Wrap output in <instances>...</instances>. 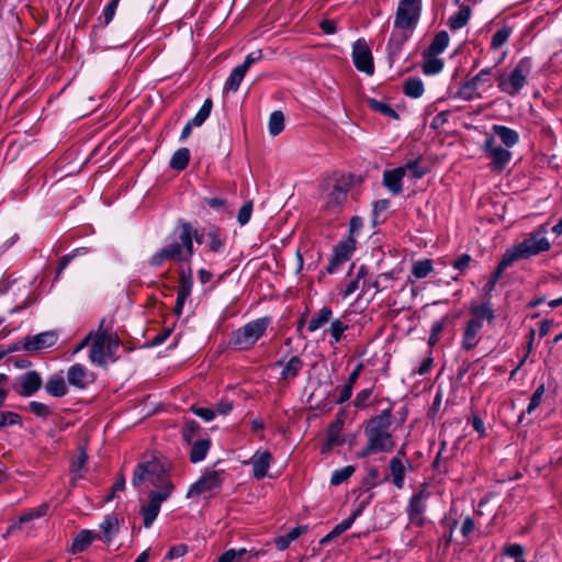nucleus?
I'll return each mask as SVG.
<instances>
[{"instance_id":"a878e982","label":"nucleus","mask_w":562,"mask_h":562,"mask_svg":"<svg viewBox=\"0 0 562 562\" xmlns=\"http://www.w3.org/2000/svg\"><path fill=\"white\" fill-rule=\"evenodd\" d=\"M99 538V532L83 529L74 538L70 551L72 553L83 552L94 540Z\"/></svg>"},{"instance_id":"9b49d317","label":"nucleus","mask_w":562,"mask_h":562,"mask_svg":"<svg viewBox=\"0 0 562 562\" xmlns=\"http://www.w3.org/2000/svg\"><path fill=\"white\" fill-rule=\"evenodd\" d=\"M348 191V186L340 182L325 184L322 192L324 207L331 213H338L347 202Z\"/></svg>"},{"instance_id":"603ef678","label":"nucleus","mask_w":562,"mask_h":562,"mask_svg":"<svg viewBox=\"0 0 562 562\" xmlns=\"http://www.w3.org/2000/svg\"><path fill=\"white\" fill-rule=\"evenodd\" d=\"M212 100L206 99L204 103L202 104L201 109L198 111V113L194 115V117L190 121L195 127L201 126L206 119L210 116L212 111Z\"/></svg>"},{"instance_id":"aec40b11","label":"nucleus","mask_w":562,"mask_h":562,"mask_svg":"<svg viewBox=\"0 0 562 562\" xmlns=\"http://www.w3.org/2000/svg\"><path fill=\"white\" fill-rule=\"evenodd\" d=\"M42 386V378L36 371H27L18 378V393L22 396H31Z\"/></svg>"},{"instance_id":"8fccbe9b","label":"nucleus","mask_w":562,"mask_h":562,"mask_svg":"<svg viewBox=\"0 0 562 562\" xmlns=\"http://www.w3.org/2000/svg\"><path fill=\"white\" fill-rule=\"evenodd\" d=\"M348 328L349 326L339 318L334 319L328 328V333L333 339L331 344L339 342Z\"/></svg>"},{"instance_id":"bf43d9fd","label":"nucleus","mask_w":562,"mask_h":562,"mask_svg":"<svg viewBox=\"0 0 562 562\" xmlns=\"http://www.w3.org/2000/svg\"><path fill=\"white\" fill-rule=\"evenodd\" d=\"M21 418L13 412L0 411V428L19 424Z\"/></svg>"},{"instance_id":"338daca9","label":"nucleus","mask_w":562,"mask_h":562,"mask_svg":"<svg viewBox=\"0 0 562 562\" xmlns=\"http://www.w3.org/2000/svg\"><path fill=\"white\" fill-rule=\"evenodd\" d=\"M363 228V220L359 216H352L349 223V236L355 237Z\"/></svg>"},{"instance_id":"3c124183","label":"nucleus","mask_w":562,"mask_h":562,"mask_svg":"<svg viewBox=\"0 0 562 562\" xmlns=\"http://www.w3.org/2000/svg\"><path fill=\"white\" fill-rule=\"evenodd\" d=\"M355 473L353 465H346L341 469L335 470L330 476V484L334 486L340 485L347 481Z\"/></svg>"},{"instance_id":"c03bdc74","label":"nucleus","mask_w":562,"mask_h":562,"mask_svg":"<svg viewBox=\"0 0 562 562\" xmlns=\"http://www.w3.org/2000/svg\"><path fill=\"white\" fill-rule=\"evenodd\" d=\"M249 553L250 551L246 548L228 549L218 558V562H241L248 558Z\"/></svg>"},{"instance_id":"ea45409f","label":"nucleus","mask_w":562,"mask_h":562,"mask_svg":"<svg viewBox=\"0 0 562 562\" xmlns=\"http://www.w3.org/2000/svg\"><path fill=\"white\" fill-rule=\"evenodd\" d=\"M405 95L417 99L424 93V83L419 78H408L403 86Z\"/></svg>"},{"instance_id":"2eb2a0df","label":"nucleus","mask_w":562,"mask_h":562,"mask_svg":"<svg viewBox=\"0 0 562 562\" xmlns=\"http://www.w3.org/2000/svg\"><path fill=\"white\" fill-rule=\"evenodd\" d=\"M356 244L357 239L355 237L348 236L346 239L339 241L335 246L333 259L327 267L328 273L336 272L339 266L351 258L356 249Z\"/></svg>"},{"instance_id":"393cba45","label":"nucleus","mask_w":562,"mask_h":562,"mask_svg":"<svg viewBox=\"0 0 562 562\" xmlns=\"http://www.w3.org/2000/svg\"><path fill=\"white\" fill-rule=\"evenodd\" d=\"M405 177L403 168L397 167L392 170H385L383 173V184L393 195H398L403 191L402 180Z\"/></svg>"},{"instance_id":"4468645a","label":"nucleus","mask_w":562,"mask_h":562,"mask_svg":"<svg viewBox=\"0 0 562 562\" xmlns=\"http://www.w3.org/2000/svg\"><path fill=\"white\" fill-rule=\"evenodd\" d=\"M352 59L356 68L359 71L372 75L374 71L373 58L364 40H358L352 47Z\"/></svg>"},{"instance_id":"2f4dec72","label":"nucleus","mask_w":562,"mask_h":562,"mask_svg":"<svg viewBox=\"0 0 562 562\" xmlns=\"http://www.w3.org/2000/svg\"><path fill=\"white\" fill-rule=\"evenodd\" d=\"M45 389L46 392L54 397H61L68 392L67 382L61 374L50 376Z\"/></svg>"},{"instance_id":"6e6552de","label":"nucleus","mask_w":562,"mask_h":562,"mask_svg":"<svg viewBox=\"0 0 562 562\" xmlns=\"http://www.w3.org/2000/svg\"><path fill=\"white\" fill-rule=\"evenodd\" d=\"M493 68L487 67L464 82L458 90V97L464 101L482 99L493 88Z\"/></svg>"},{"instance_id":"774afa93","label":"nucleus","mask_w":562,"mask_h":562,"mask_svg":"<svg viewBox=\"0 0 562 562\" xmlns=\"http://www.w3.org/2000/svg\"><path fill=\"white\" fill-rule=\"evenodd\" d=\"M120 0H111L110 3L103 10L104 23L109 24L114 15Z\"/></svg>"},{"instance_id":"c9c22d12","label":"nucleus","mask_w":562,"mask_h":562,"mask_svg":"<svg viewBox=\"0 0 562 562\" xmlns=\"http://www.w3.org/2000/svg\"><path fill=\"white\" fill-rule=\"evenodd\" d=\"M333 311L331 308L324 306L316 314H314L308 323V330L316 331L321 327H323L326 323H328L331 318Z\"/></svg>"},{"instance_id":"f3484780","label":"nucleus","mask_w":562,"mask_h":562,"mask_svg":"<svg viewBox=\"0 0 562 562\" xmlns=\"http://www.w3.org/2000/svg\"><path fill=\"white\" fill-rule=\"evenodd\" d=\"M417 23L416 21H412L401 26L397 25L396 18L394 16V27L387 43L392 53H398L401 50L402 45L412 36Z\"/></svg>"},{"instance_id":"680f3d73","label":"nucleus","mask_w":562,"mask_h":562,"mask_svg":"<svg viewBox=\"0 0 562 562\" xmlns=\"http://www.w3.org/2000/svg\"><path fill=\"white\" fill-rule=\"evenodd\" d=\"M251 213H252V203L251 202L245 203L238 212V215H237L238 223L241 226L246 225L251 217Z\"/></svg>"},{"instance_id":"052dcab7","label":"nucleus","mask_w":562,"mask_h":562,"mask_svg":"<svg viewBox=\"0 0 562 562\" xmlns=\"http://www.w3.org/2000/svg\"><path fill=\"white\" fill-rule=\"evenodd\" d=\"M29 411L38 416V417H47L50 413L49 407L41 402L33 401L29 404Z\"/></svg>"},{"instance_id":"4c0bfd02","label":"nucleus","mask_w":562,"mask_h":562,"mask_svg":"<svg viewBox=\"0 0 562 562\" xmlns=\"http://www.w3.org/2000/svg\"><path fill=\"white\" fill-rule=\"evenodd\" d=\"M179 274L180 279L177 294L190 297L193 286L192 270L191 268L188 270L180 269Z\"/></svg>"},{"instance_id":"0eeeda50","label":"nucleus","mask_w":562,"mask_h":562,"mask_svg":"<svg viewBox=\"0 0 562 562\" xmlns=\"http://www.w3.org/2000/svg\"><path fill=\"white\" fill-rule=\"evenodd\" d=\"M138 488L155 487V491H164L165 483H171L164 469L158 462H145L139 464L134 471L132 481Z\"/></svg>"},{"instance_id":"1a4fd4ad","label":"nucleus","mask_w":562,"mask_h":562,"mask_svg":"<svg viewBox=\"0 0 562 562\" xmlns=\"http://www.w3.org/2000/svg\"><path fill=\"white\" fill-rule=\"evenodd\" d=\"M173 491L172 483H165L164 491H153L149 494V501L140 508L143 525L149 528L157 518L161 504L171 495Z\"/></svg>"},{"instance_id":"20e7f679","label":"nucleus","mask_w":562,"mask_h":562,"mask_svg":"<svg viewBox=\"0 0 562 562\" xmlns=\"http://www.w3.org/2000/svg\"><path fill=\"white\" fill-rule=\"evenodd\" d=\"M550 241L543 233H536L524 239L503 255V268L512 266L519 259H527L550 249Z\"/></svg>"},{"instance_id":"412c9836","label":"nucleus","mask_w":562,"mask_h":562,"mask_svg":"<svg viewBox=\"0 0 562 562\" xmlns=\"http://www.w3.org/2000/svg\"><path fill=\"white\" fill-rule=\"evenodd\" d=\"M67 382L78 389H85L93 382V374L81 363L72 364L67 371Z\"/></svg>"},{"instance_id":"a211bd4d","label":"nucleus","mask_w":562,"mask_h":562,"mask_svg":"<svg viewBox=\"0 0 562 562\" xmlns=\"http://www.w3.org/2000/svg\"><path fill=\"white\" fill-rule=\"evenodd\" d=\"M57 335L54 331H44L34 336H27L23 342V349L29 352L38 351L54 346L57 341Z\"/></svg>"},{"instance_id":"09e8293b","label":"nucleus","mask_w":562,"mask_h":562,"mask_svg":"<svg viewBox=\"0 0 562 562\" xmlns=\"http://www.w3.org/2000/svg\"><path fill=\"white\" fill-rule=\"evenodd\" d=\"M513 33L512 27L508 25L502 26L499 30H497L494 35L492 36L491 41V47L492 49H498L501 48L510 37Z\"/></svg>"},{"instance_id":"ddd939ff","label":"nucleus","mask_w":562,"mask_h":562,"mask_svg":"<svg viewBox=\"0 0 562 562\" xmlns=\"http://www.w3.org/2000/svg\"><path fill=\"white\" fill-rule=\"evenodd\" d=\"M222 484L221 473L217 471L206 472L195 483H193L188 493L187 497H195L200 495L209 494L217 490Z\"/></svg>"},{"instance_id":"4d7b16f0","label":"nucleus","mask_w":562,"mask_h":562,"mask_svg":"<svg viewBox=\"0 0 562 562\" xmlns=\"http://www.w3.org/2000/svg\"><path fill=\"white\" fill-rule=\"evenodd\" d=\"M443 68V61L440 58H436L431 56L427 60H425L423 65V71L426 75H436L439 74Z\"/></svg>"},{"instance_id":"cd10ccee","label":"nucleus","mask_w":562,"mask_h":562,"mask_svg":"<svg viewBox=\"0 0 562 562\" xmlns=\"http://www.w3.org/2000/svg\"><path fill=\"white\" fill-rule=\"evenodd\" d=\"M303 366L304 362L300 357H291L289 361L282 366V370L280 372V380L285 383H289L290 381L294 380L300 373V371L303 369Z\"/></svg>"},{"instance_id":"58836bf2","label":"nucleus","mask_w":562,"mask_h":562,"mask_svg":"<svg viewBox=\"0 0 562 562\" xmlns=\"http://www.w3.org/2000/svg\"><path fill=\"white\" fill-rule=\"evenodd\" d=\"M247 71L244 70V67H235L226 79L224 91L226 92H236L245 77Z\"/></svg>"},{"instance_id":"f704fd0d","label":"nucleus","mask_w":562,"mask_h":562,"mask_svg":"<svg viewBox=\"0 0 562 562\" xmlns=\"http://www.w3.org/2000/svg\"><path fill=\"white\" fill-rule=\"evenodd\" d=\"M305 531H306L305 526H299V527L291 529L286 535L276 538L274 544H276L277 549L280 551L285 550L291 544V542L296 540Z\"/></svg>"},{"instance_id":"7c9ffc66","label":"nucleus","mask_w":562,"mask_h":562,"mask_svg":"<svg viewBox=\"0 0 562 562\" xmlns=\"http://www.w3.org/2000/svg\"><path fill=\"white\" fill-rule=\"evenodd\" d=\"M492 130L507 148L515 146L519 142V134L513 128L495 124L492 126Z\"/></svg>"},{"instance_id":"13d9d810","label":"nucleus","mask_w":562,"mask_h":562,"mask_svg":"<svg viewBox=\"0 0 562 562\" xmlns=\"http://www.w3.org/2000/svg\"><path fill=\"white\" fill-rule=\"evenodd\" d=\"M544 391H546V389H544L543 384L539 385L536 389V391L533 392V394H532V396L530 398V402H529V404L527 406V409H526L527 414H531L532 412H535L539 407V405H540V403L542 401V396L544 394Z\"/></svg>"},{"instance_id":"7ed1b4c3","label":"nucleus","mask_w":562,"mask_h":562,"mask_svg":"<svg viewBox=\"0 0 562 562\" xmlns=\"http://www.w3.org/2000/svg\"><path fill=\"white\" fill-rule=\"evenodd\" d=\"M470 312L471 318L465 324L461 340L464 350H471L479 344L484 321L492 322L495 317L490 303L473 305Z\"/></svg>"},{"instance_id":"9d476101","label":"nucleus","mask_w":562,"mask_h":562,"mask_svg":"<svg viewBox=\"0 0 562 562\" xmlns=\"http://www.w3.org/2000/svg\"><path fill=\"white\" fill-rule=\"evenodd\" d=\"M194 232L189 224H184L181 227L180 241L172 243L165 246L170 259L176 261H187L193 255V239Z\"/></svg>"},{"instance_id":"b1692460","label":"nucleus","mask_w":562,"mask_h":562,"mask_svg":"<svg viewBox=\"0 0 562 562\" xmlns=\"http://www.w3.org/2000/svg\"><path fill=\"white\" fill-rule=\"evenodd\" d=\"M272 456L268 451H257L250 459L252 474L257 480L263 479L270 468Z\"/></svg>"},{"instance_id":"bb28decb","label":"nucleus","mask_w":562,"mask_h":562,"mask_svg":"<svg viewBox=\"0 0 562 562\" xmlns=\"http://www.w3.org/2000/svg\"><path fill=\"white\" fill-rule=\"evenodd\" d=\"M342 426L344 422L341 419H337L330 424L327 430L326 443L322 449L323 452H328L333 448L341 446L344 443V438L340 436Z\"/></svg>"},{"instance_id":"37998d69","label":"nucleus","mask_w":562,"mask_h":562,"mask_svg":"<svg viewBox=\"0 0 562 562\" xmlns=\"http://www.w3.org/2000/svg\"><path fill=\"white\" fill-rule=\"evenodd\" d=\"M190 161V151L188 148L178 149L170 159V167L176 170H183Z\"/></svg>"},{"instance_id":"f8f14e48","label":"nucleus","mask_w":562,"mask_h":562,"mask_svg":"<svg viewBox=\"0 0 562 562\" xmlns=\"http://www.w3.org/2000/svg\"><path fill=\"white\" fill-rule=\"evenodd\" d=\"M485 155L491 159L493 169L503 170L512 159V153L498 145L493 136H488L483 145Z\"/></svg>"},{"instance_id":"72a5a7b5","label":"nucleus","mask_w":562,"mask_h":562,"mask_svg":"<svg viewBox=\"0 0 562 562\" xmlns=\"http://www.w3.org/2000/svg\"><path fill=\"white\" fill-rule=\"evenodd\" d=\"M48 505L47 504H41L40 506L32 508L21 515L13 525L10 526L9 532H11L13 529H16L20 527L21 524L32 521L34 519L41 518L47 514Z\"/></svg>"},{"instance_id":"473e14b6","label":"nucleus","mask_w":562,"mask_h":562,"mask_svg":"<svg viewBox=\"0 0 562 562\" xmlns=\"http://www.w3.org/2000/svg\"><path fill=\"white\" fill-rule=\"evenodd\" d=\"M88 454L85 449H79V454L71 461L70 472L72 481L83 477L87 472Z\"/></svg>"},{"instance_id":"f03ea898","label":"nucleus","mask_w":562,"mask_h":562,"mask_svg":"<svg viewBox=\"0 0 562 562\" xmlns=\"http://www.w3.org/2000/svg\"><path fill=\"white\" fill-rule=\"evenodd\" d=\"M532 66L530 57L519 59L509 71H503L496 77L498 89L508 95H517L527 85Z\"/></svg>"},{"instance_id":"39448f33","label":"nucleus","mask_w":562,"mask_h":562,"mask_svg":"<svg viewBox=\"0 0 562 562\" xmlns=\"http://www.w3.org/2000/svg\"><path fill=\"white\" fill-rule=\"evenodd\" d=\"M270 324L269 317L254 319L232 334L229 345L236 350L250 349L263 336Z\"/></svg>"},{"instance_id":"0e129e2a","label":"nucleus","mask_w":562,"mask_h":562,"mask_svg":"<svg viewBox=\"0 0 562 562\" xmlns=\"http://www.w3.org/2000/svg\"><path fill=\"white\" fill-rule=\"evenodd\" d=\"M200 426L196 422L191 420L187 422L186 426L182 430V437L186 441L190 442L194 436V434L199 430Z\"/></svg>"},{"instance_id":"dca6fc26","label":"nucleus","mask_w":562,"mask_h":562,"mask_svg":"<svg viewBox=\"0 0 562 562\" xmlns=\"http://www.w3.org/2000/svg\"><path fill=\"white\" fill-rule=\"evenodd\" d=\"M422 12V0H398L395 12L397 25L407 24L412 21H419Z\"/></svg>"},{"instance_id":"5fc2aeb1","label":"nucleus","mask_w":562,"mask_h":562,"mask_svg":"<svg viewBox=\"0 0 562 562\" xmlns=\"http://www.w3.org/2000/svg\"><path fill=\"white\" fill-rule=\"evenodd\" d=\"M360 514V510H357L352 514L351 517L340 521L338 525L334 527V529L327 535V538H335L347 531L353 524L357 516Z\"/></svg>"},{"instance_id":"5701e85b","label":"nucleus","mask_w":562,"mask_h":562,"mask_svg":"<svg viewBox=\"0 0 562 562\" xmlns=\"http://www.w3.org/2000/svg\"><path fill=\"white\" fill-rule=\"evenodd\" d=\"M100 538L104 543L110 544L120 531V520L113 515H106L100 524Z\"/></svg>"},{"instance_id":"e433bc0d","label":"nucleus","mask_w":562,"mask_h":562,"mask_svg":"<svg viewBox=\"0 0 562 562\" xmlns=\"http://www.w3.org/2000/svg\"><path fill=\"white\" fill-rule=\"evenodd\" d=\"M211 447V441L209 439H199L196 440L190 450V460L193 463H198L205 459Z\"/></svg>"},{"instance_id":"a18cd8bd","label":"nucleus","mask_w":562,"mask_h":562,"mask_svg":"<svg viewBox=\"0 0 562 562\" xmlns=\"http://www.w3.org/2000/svg\"><path fill=\"white\" fill-rule=\"evenodd\" d=\"M470 14H471L470 8L462 7L456 14L450 16L449 26L452 30H459V29L463 27L468 23V21L470 19Z\"/></svg>"},{"instance_id":"423d86ee","label":"nucleus","mask_w":562,"mask_h":562,"mask_svg":"<svg viewBox=\"0 0 562 562\" xmlns=\"http://www.w3.org/2000/svg\"><path fill=\"white\" fill-rule=\"evenodd\" d=\"M104 319L101 321L98 331L92 333L89 360L97 366H103L119 347V339L103 329Z\"/></svg>"},{"instance_id":"79ce46f5","label":"nucleus","mask_w":562,"mask_h":562,"mask_svg":"<svg viewBox=\"0 0 562 562\" xmlns=\"http://www.w3.org/2000/svg\"><path fill=\"white\" fill-rule=\"evenodd\" d=\"M449 44V35L447 32L441 31L434 37L430 46H429V55L437 56L441 54Z\"/></svg>"},{"instance_id":"6ab92c4d","label":"nucleus","mask_w":562,"mask_h":562,"mask_svg":"<svg viewBox=\"0 0 562 562\" xmlns=\"http://www.w3.org/2000/svg\"><path fill=\"white\" fill-rule=\"evenodd\" d=\"M428 493L425 490L418 491L415 493L409 499L407 513L409 520L414 524L422 525L424 521L423 514L426 508V499L428 498Z\"/></svg>"},{"instance_id":"e2e57ef3","label":"nucleus","mask_w":562,"mask_h":562,"mask_svg":"<svg viewBox=\"0 0 562 562\" xmlns=\"http://www.w3.org/2000/svg\"><path fill=\"white\" fill-rule=\"evenodd\" d=\"M371 395H372V389H364V390L360 391L353 401L355 406L358 408L366 407L367 403L371 398Z\"/></svg>"},{"instance_id":"49530a36","label":"nucleus","mask_w":562,"mask_h":562,"mask_svg":"<svg viewBox=\"0 0 562 562\" xmlns=\"http://www.w3.org/2000/svg\"><path fill=\"white\" fill-rule=\"evenodd\" d=\"M284 128V115L281 111H274L270 114L268 130L272 136L279 135Z\"/></svg>"},{"instance_id":"4be33fe9","label":"nucleus","mask_w":562,"mask_h":562,"mask_svg":"<svg viewBox=\"0 0 562 562\" xmlns=\"http://www.w3.org/2000/svg\"><path fill=\"white\" fill-rule=\"evenodd\" d=\"M5 291H11L16 296V302L24 307L29 305L31 300L32 282L29 280H13L10 283H4Z\"/></svg>"},{"instance_id":"69168bd1","label":"nucleus","mask_w":562,"mask_h":562,"mask_svg":"<svg viewBox=\"0 0 562 562\" xmlns=\"http://www.w3.org/2000/svg\"><path fill=\"white\" fill-rule=\"evenodd\" d=\"M192 412L205 422H211L216 416L215 411L209 407H192Z\"/></svg>"},{"instance_id":"f257e3e1","label":"nucleus","mask_w":562,"mask_h":562,"mask_svg":"<svg viewBox=\"0 0 562 562\" xmlns=\"http://www.w3.org/2000/svg\"><path fill=\"white\" fill-rule=\"evenodd\" d=\"M392 425L390 409H384L378 416L370 419L367 428V446L359 457H368L381 452H390L394 448V440L389 429Z\"/></svg>"},{"instance_id":"de8ad7c7","label":"nucleus","mask_w":562,"mask_h":562,"mask_svg":"<svg viewBox=\"0 0 562 562\" xmlns=\"http://www.w3.org/2000/svg\"><path fill=\"white\" fill-rule=\"evenodd\" d=\"M434 270L430 259L417 260L413 263L412 274L416 279L426 278Z\"/></svg>"},{"instance_id":"6e6d98bb","label":"nucleus","mask_w":562,"mask_h":562,"mask_svg":"<svg viewBox=\"0 0 562 562\" xmlns=\"http://www.w3.org/2000/svg\"><path fill=\"white\" fill-rule=\"evenodd\" d=\"M370 108L385 116H389L391 119H397V113L386 103L378 101L375 99L369 100Z\"/></svg>"},{"instance_id":"a19ab883","label":"nucleus","mask_w":562,"mask_h":562,"mask_svg":"<svg viewBox=\"0 0 562 562\" xmlns=\"http://www.w3.org/2000/svg\"><path fill=\"white\" fill-rule=\"evenodd\" d=\"M390 470L393 477V483L397 488H402L405 477V467L398 458H393L390 462Z\"/></svg>"},{"instance_id":"c756f323","label":"nucleus","mask_w":562,"mask_h":562,"mask_svg":"<svg viewBox=\"0 0 562 562\" xmlns=\"http://www.w3.org/2000/svg\"><path fill=\"white\" fill-rule=\"evenodd\" d=\"M401 168H403L404 175L412 179H422L428 172V168L423 164L422 157L407 160Z\"/></svg>"},{"instance_id":"864d4df0","label":"nucleus","mask_w":562,"mask_h":562,"mask_svg":"<svg viewBox=\"0 0 562 562\" xmlns=\"http://www.w3.org/2000/svg\"><path fill=\"white\" fill-rule=\"evenodd\" d=\"M367 276V268L364 266H361L357 272V276L353 280H351L346 289L341 292V295L344 299H347L351 294H353L359 289L360 280L363 279Z\"/></svg>"},{"instance_id":"c85d7f7f","label":"nucleus","mask_w":562,"mask_h":562,"mask_svg":"<svg viewBox=\"0 0 562 562\" xmlns=\"http://www.w3.org/2000/svg\"><path fill=\"white\" fill-rule=\"evenodd\" d=\"M198 243H205L209 249L213 252L220 254L224 249V241L220 237L217 229H210L205 234H201L200 236H196V233L194 232V236Z\"/></svg>"}]
</instances>
